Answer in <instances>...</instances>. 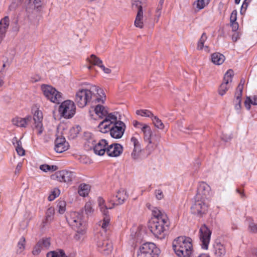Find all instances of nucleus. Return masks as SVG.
<instances>
[{
    "mask_svg": "<svg viewBox=\"0 0 257 257\" xmlns=\"http://www.w3.org/2000/svg\"><path fill=\"white\" fill-rule=\"evenodd\" d=\"M105 96L103 90L95 85L91 86L89 89L79 90L75 95V101L77 105L83 108L91 101L96 102H104Z\"/></svg>",
    "mask_w": 257,
    "mask_h": 257,
    "instance_id": "1",
    "label": "nucleus"
},
{
    "mask_svg": "<svg viewBox=\"0 0 257 257\" xmlns=\"http://www.w3.org/2000/svg\"><path fill=\"white\" fill-rule=\"evenodd\" d=\"M192 239L185 236L175 238L172 242L173 249L178 257H190L193 251Z\"/></svg>",
    "mask_w": 257,
    "mask_h": 257,
    "instance_id": "2",
    "label": "nucleus"
},
{
    "mask_svg": "<svg viewBox=\"0 0 257 257\" xmlns=\"http://www.w3.org/2000/svg\"><path fill=\"white\" fill-rule=\"evenodd\" d=\"M170 222L168 217L163 216L161 220H153L150 224V230L155 236L159 239H164L169 229Z\"/></svg>",
    "mask_w": 257,
    "mask_h": 257,
    "instance_id": "3",
    "label": "nucleus"
},
{
    "mask_svg": "<svg viewBox=\"0 0 257 257\" xmlns=\"http://www.w3.org/2000/svg\"><path fill=\"white\" fill-rule=\"evenodd\" d=\"M67 221L70 226L78 233L83 234L86 230V223L83 218L82 213L71 212Z\"/></svg>",
    "mask_w": 257,
    "mask_h": 257,
    "instance_id": "4",
    "label": "nucleus"
},
{
    "mask_svg": "<svg viewBox=\"0 0 257 257\" xmlns=\"http://www.w3.org/2000/svg\"><path fill=\"white\" fill-rule=\"evenodd\" d=\"M93 152L97 155L102 156L105 152L110 157L119 156L123 151L122 146H93Z\"/></svg>",
    "mask_w": 257,
    "mask_h": 257,
    "instance_id": "5",
    "label": "nucleus"
},
{
    "mask_svg": "<svg viewBox=\"0 0 257 257\" xmlns=\"http://www.w3.org/2000/svg\"><path fill=\"white\" fill-rule=\"evenodd\" d=\"M98 205L103 216V219L99 221L98 225L104 231H106L110 224V217L108 212L109 209L106 205L105 200L100 197L98 198Z\"/></svg>",
    "mask_w": 257,
    "mask_h": 257,
    "instance_id": "6",
    "label": "nucleus"
},
{
    "mask_svg": "<svg viewBox=\"0 0 257 257\" xmlns=\"http://www.w3.org/2000/svg\"><path fill=\"white\" fill-rule=\"evenodd\" d=\"M41 89L45 97L53 103L59 104L63 100L62 94L50 85L43 84Z\"/></svg>",
    "mask_w": 257,
    "mask_h": 257,
    "instance_id": "7",
    "label": "nucleus"
},
{
    "mask_svg": "<svg viewBox=\"0 0 257 257\" xmlns=\"http://www.w3.org/2000/svg\"><path fill=\"white\" fill-rule=\"evenodd\" d=\"M160 250L153 242L143 243L137 253V257H157Z\"/></svg>",
    "mask_w": 257,
    "mask_h": 257,
    "instance_id": "8",
    "label": "nucleus"
},
{
    "mask_svg": "<svg viewBox=\"0 0 257 257\" xmlns=\"http://www.w3.org/2000/svg\"><path fill=\"white\" fill-rule=\"evenodd\" d=\"M208 208V200L195 197L194 202L191 207V211L192 214L201 217L206 214Z\"/></svg>",
    "mask_w": 257,
    "mask_h": 257,
    "instance_id": "9",
    "label": "nucleus"
},
{
    "mask_svg": "<svg viewBox=\"0 0 257 257\" xmlns=\"http://www.w3.org/2000/svg\"><path fill=\"white\" fill-rule=\"evenodd\" d=\"M59 112L65 118H72L76 112V106L73 101L67 100L63 101L59 107Z\"/></svg>",
    "mask_w": 257,
    "mask_h": 257,
    "instance_id": "10",
    "label": "nucleus"
},
{
    "mask_svg": "<svg viewBox=\"0 0 257 257\" xmlns=\"http://www.w3.org/2000/svg\"><path fill=\"white\" fill-rule=\"evenodd\" d=\"M153 149V146H134L131 156L134 160H139L148 156Z\"/></svg>",
    "mask_w": 257,
    "mask_h": 257,
    "instance_id": "11",
    "label": "nucleus"
},
{
    "mask_svg": "<svg viewBox=\"0 0 257 257\" xmlns=\"http://www.w3.org/2000/svg\"><path fill=\"white\" fill-rule=\"evenodd\" d=\"M211 231L205 224L201 226L199 231V239L201 242L202 248L207 249L210 242Z\"/></svg>",
    "mask_w": 257,
    "mask_h": 257,
    "instance_id": "12",
    "label": "nucleus"
},
{
    "mask_svg": "<svg viewBox=\"0 0 257 257\" xmlns=\"http://www.w3.org/2000/svg\"><path fill=\"white\" fill-rule=\"evenodd\" d=\"M32 112L33 114V120L34 121L33 128L38 134L40 135L44 130L42 124V112L37 108H32Z\"/></svg>",
    "mask_w": 257,
    "mask_h": 257,
    "instance_id": "13",
    "label": "nucleus"
},
{
    "mask_svg": "<svg viewBox=\"0 0 257 257\" xmlns=\"http://www.w3.org/2000/svg\"><path fill=\"white\" fill-rule=\"evenodd\" d=\"M116 116L112 113L109 114L98 125L99 131L102 133L110 132L111 127L114 122L116 121Z\"/></svg>",
    "mask_w": 257,
    "mask_h": 257,
    "instance_id": "14",
    "label": "nucleus"
},
{
    "mask_svg": "<svg viewBox=\"0 0 257 257\" xmlns=\"http://www.w3.org/2000/svg\"><path fill=\"white\" fill-rule=\"evenodd\" d=\"M211 195V188L205 182L199 183L195 198L208 200Z\"/></svg>",
    "mask_w": 257,
    "mask_h": 257,
    "instance_id": "15",
    "label": "nucleus"
},
{
    "mask_svg": "<svg viewBox=\"0 0 257 257\" xmlns=\"http://www.w3.org/2000/svg\"><path fill=\"white\" fill-rule=\"evenodd\" d=\"M75 177V173L73 172L63 170L55 173L53 175L54 179H56L60 182L69 183L72 181Z\"/></svg>",
    "mask_w": 257,
    "mask_h": 257,
    "instance_id": "16",
    "label": "nucleus"
},
{
    "mask_svg": "<svg viewBox=\"0 0 257 257\" xmlns=\"http://www.w3.org/2000/svg\"><path fill=\"white\" fill-rule=\"evenodd\" d=\"M234 73L233 71L229 69L225 74L223 78V82L220 85L218 89V93L221 96H223L228 90L229 86V83L232 81V76Z\"/></svg>",
    "mask_w": 257,
    "mask_h": 257,
    "instance_id": "17",
    "label": "nucleus"
},
{
    "mask_svg": "<svg viewBox=\"0 0 257 257\" xmlns=\"http://www.w3.org/2000/svg\"><path fill=\"white\" fill-rule=\"evenodd\" d=\"M125 130V124L121 121H117L114 122L111 127V130L110 132L111 136L115 139L120 138Z\"/></svg>",
    "mask_w": 257,
    "mask_h": 257,
    "instance_id": "18",
    "label": "nucleus"
},
{
    "mask_svg": "<svg viewBox=\"0 0 257 257\" xmlns=\"http://www.w3.org/2000/svg\"><path fill=\"white\" fill-rule=\"evenodd\" d=\"M114 197V196L113 197ZM115 200L109 199L108 202L111 204V206H108L109 209L113 208L115 205H121L124 202L127 198V195L125 191L123 189H120L117 192L115 196Z\"/></svg>",
    "mask_w": 257,
    "mask_h": 257,
    "instance_id": "19",
    "label": "nucleus"
},
{
    "mask_svg": "<svg viewBox=\"0 0 257 257\" xmlns=\"http://www.w3.org/2000/svg\"><path fill=\"white\" fill-rule=\"evenodd\" d=\"M141 130L144 134V139L146 142L149 144H157L161 143L160 136L151 138V130L150 127L147 124H144L143 127H141Z\"/></svg>",
    "mask_w": 257,
    "mask_h": 257,
    "instance_id": "20",
    "label": "nucleus"
},
{
    "mask_svg": "<svg viewBox=\"0 0 257 257\" xmlns=\"http://www.w3.org/2000/svg\"><path fill=\"white\" fill-rule=\"evenodd\" d=\"M244 80H241L240 83L238 85L235 93L234 107L237 113H239L241 108V96L242 90L243 88Z\"/></svg>",
    "mask_w": 257,
    "mask_h": 257,
    "instance_id": "21",
    "label": "nucleus"
},
{
    "mask_svg": "<svg viewBox=\"0 0 257 257\" xmlns=\"http://www.w3.org/2000/svg\"><path fill=\"white\" fill-rule=\"evenodd\" d=\"M97 245L99 251L105 254H109L112 250V243L108 240H101L99 239L97 241Z\"/></svg>",
    "mask_w": 257,
    "mask_h": 257,
    "instance_id": "22",
    "label": "nucleus"
},
{
    "mask_svg": "<svg viewBox=\"0 0 257 257\" xmlns=\"http://www.w3.org/2000/svg\"><path fill=\"white\" fill-rule=\"evenodd\" d=\"M32 116L30 115L25 117H16L14 118L12 122L14 125L20 127H26L32 120Z\"/></svg>",
    "mask_w": 257,
    "mask_h": 257,
    "instance_id": "23",
    "label": "nucleus"
},
{
    "mask_svg": "<svg viewBox=\"0 0 257 257\" xmlns=\"http://www.w3.org/2000/svg\"><path fill=\"white\" fill-rule=\"evenodd\" d=\"M144 231L138 227H134L131 229V237L135 242H139L142 240Z\"/></svg>",
    "mask_w": 257,
    "mask_h": 257,
    "instance_id": "24",
    "label": "nucleus"
},
{
    "mask_svg": "<svg viewBox=\"0 0 257 257\" xmlns=\"http://www.w3.org/2000/svg\"><path fill=\"white\" fill-rule=\"evenodd\" d=\"M214 253L218 257H222L226 254V248L224 244L220 242H216L214 245Z\"/></svg>",
    "mask_w": 257,
    "mask_h": 257,
    "instance_id": "25",
    "label": "nucleus"
},
{
    "mask_svg": "<svg viewBox=\"0 0 257 257\" xmlns=\"http://www.w3.org/2000/svg\"><path fill=\"white\" fill-rule=\"evenodd\" d=\"M94 111L96 114L101 118L103 117L105 118L109 114L106 108L100 104H98L95 106Z\"/></svg>",
    "mask_w": 257,
    "mask_h": 257,
    "instance_id": "26",
    "label": "nucleus"
},
{
    "mask_svg": "<svg viewBox=\"0 0 257 257\" xmlns=\"http://www.w3.org/2000/svg\"><path fill=\"white\" fill-rule=\"evenodd\" d=\"M225 60L224 56L219 53H214L211 55L212 62L216 65H220Z\"/></svg>",
    "mask_w": 257,
    "mask_h": 257,
    "instance_id": "27",
    "label": "nucleus"
},
{
    "mask_svg": "<svg viewBox=\"0 0 257 257\" xmlns=\"http://www.w3.org/2000/svg\"><path fill=\"white\" fill-rule=\"evenodd\" d=\"M152 214L154 216V219L153 220H161L163 218V216L168 217L164 211H161L157 207H154L152 209Z\"/></svg>",
    "mask_w": 257,
    "mask_h": 257,
    "instance_id": "28",
    "label": "nucleus"
},
{
    "mask_svg": "<svg viewBox=\"0 0 257 257\" xmlns=\"http://www.w3.org/2000/svg\"><path fill=\"white\" fill-rule=\"evenodd\" d=\"M134 24L136 27L141 29H142L143 28V12H141V11H140V12H137Z\"/></svg>",
    "mask_w": 257,
    "mask_h": 257,
    "instance_id": "29",
    "label": "nucleus"
},
{
    "mask_svg": "<svg viewBox=\"0 0 257 257\" xmlns=\"http://www.w3.org/2000/svg\"><path fill=\"white\" fill-rule=\"evenodd\" d=\"M90 186L88 184H81L79 185L78 188V194L83 197L86 196L89 192Z\"/></svg>",
    "mask_w": 257,
    "mask_h": 257,
    "instance_id": "30",
    "label": "nucleus"
},
{
    "mask_svg": "<svg viewBox=\"0 0 257 257\" xmlns=\"http://www.w3.org/2000/svg\"><path fill=\"white\" fill-rule=\"evenodd\" d=\"M250 104L257 105V95H254L252 98L246 97L244 101V106L247 110L250 109Z\"/></svg>",
    "mask_w": 257,
    "mask_h": 257,
    "instance_id": "31",
    "label": "nucleus"
},
{
    "mask_svg": "<svg viewBox=\"0 0 257 257\" xmlns=\"http://www.w3.org/2000/svg\"><path fill=\"white\" fill-rule=\"evenodd\" d=\"M83 139L85 141V144H91L95 145L96 140L94 138L92 134L89 132H86L84 134Z\"/></svg>",
    "mask_w": 257,
    "mask_h": 257,
    "instance_id": "32",
    "label": "nucleus"
},
{
    "mask_svg": "<svg viewBox=\"0 0 257 257\" xmlns=\"http://www.w3.org/2000/svg\"><path fill=\"white\" fill-rule=\"evenodd\" d=\"M88 60L90 63L93 65L97 66L99 67L102 65V61L95 55L92 54L90 57L88 58Z\"/></svg>",
    "mask_w": 257,
    "mask_h": 257,
    "instance_id": "33",
    "label": "nucleus"
},
{
    "mask_svg": "<svg viewBox=\"0 0 257 257\" xmlns=\"http://www.w3.org/2000/svg\"><path fill=\"white\" fill-rule=\"evenodd\" d=\"M54 213V209L53 208H49L46 213V218L43 222V226L44 227L46 224L51 221L53 219V215Z\"/></svg>",
    "mask_w": 257,
    "mask_h": 257,
    "instance_id": "34",
    "label": "nucleus"
},
{
    "mask_svg": "<svg viewBox=\"0 0 257 257\" xmlns=\"http://www.w3.org/2000/svg\"><path fill=\"white\" fill-rule=\"evenodd\" d=\"M84 210L87 216L92 215L94 211V209L91 202L88 201L86 203L84 207Z\"/></svg>",
    "mask_w": 257,
    "mask_h": 257,
    "instance_id": "35",
    "label": "nucleus"
},
{
    "mask_svg": "<svg viewBox=\"0 0 257 257\" xmlns=\"http://www.w3.org/2000/svg\"><path fill=\"white\" fill-rule=\"evenodd\" d=\"M47 257H68L63 250L59 249L48 252Z\"/></svg>",
    "mask_w": 257,
    "mask_h": 257,
    "instance_id": "36",
    "label": "nucleus"
},
{
    "mask_svg": "<svg viewBox=\"0 0 257 257\" xmlns=\"http://www.w3.org/2000/svg\"><path fill=\"white\" fill-rule=\"evenodd\" d=\"M40 169L44 172H53L58 169V167L56 165L50 166L47 164H43L40 165Z\"/></svg>",
    "mask_w": 257,
    "mask_h": 257,
    "instance_id": "37",
    "label": "nucleus"
},
{
    "mask_svg": "<svg viewBox=\"0 0 257 257\" xmlns=\"http://www.w3.org/2000/svg\"><path fill=\"white\" fill-rule=\"evenodd\" d=\"M154 125L159 129L163 130L164 128L165 125L162 120L157 116H154L151 118Z\"/></svg>",
    "mask_w": 257,
    "mask_h": 257,
    "instance_id": "38",
    "label": "nucleus"
},
{
    "mask_svg": "<svg viewBox=\"0 0 257 257\" xmlns=\"http://www.w3.org/2000/svg\"><path fill=\"white\" fill-rule=\"evenodd\" d=\"M25 238L24 236L21 237L17 245V252L18 253H21L24 250L25 248Z\"/></svg>",
    "mask_w": 257,
    "mask_h": 257,
    "instance_id": "39",
    "label": "nucleus"
},
{
    "mask_svg": "<svg viewBox=\"0 0 257 257\" xmlns=\"http://www.w3.org/2000/svg\"><path fill=\"white\" fill-rule=\"evenodd\" d=\"M137 115L144 117H148L152 118L153 116V113L150 110L147 109H140L136 111Z\"/></svg>",
    "mask_w": 257,
    "mask_h": 257,
    "instance_id": "40",
    "label": "nucleus"
},
{
    "mask_svg": "<svg viewBox=\"0 0 257 257\" xmlns=\"http://www.w3.org/2000/svg\"><path fill=\"white\" fill-rule=\"evenodd\" d=\"M9 26V18L6 16L4 17L0 22V30H5L6 33L7 29Z\"/></svg>",
    "mask_w": 257,
    "mask_h": 257,
    "instance_id": "41",
    "label": "nucleus"
},
{
    "mask_svg": "<svg viewBox=\"0 0 257 257\" xmlns=\"http://www.w3.org/2000/svg\"><path fill=\"white\" fill-rule=\"evenodd\" d=\"M66 203L64 200H61L58 202L57 207L58 208V211L60 214H63L66 211Z\"/></svg>",
    "mask_w": 257,
    "mask_h": 257,
    "instance_id": "42",
    "label": "nucleus"
},
{
    "mask_svg": "<svg viewBox=\"0 0 257 257\" xmlns=\"http://www.w3.org/2000/svg\"><path fill=\"white\" fill-rule=\"evenodd\" d=\"M38 242L44 249H48L51 244L49 238H42Z\"/></svg>",
    "mask_w": 257,
    "mask_h": 257,
    "instance_id": "43",
    "label": "nucleus"
},
{
    "mask_svg": "<svg viewBox=\"0 0 257 257\" xmlns=\"http://www.w3.org/2000/svg\"><path fill=\"white\" fill-rule=\"evenodd\" d=\"M60 193V190L57 188H55L53 189L51 191V193L48 196V200L49 201H53L54 200L56 197H57Z\"/></svg>",
    "mask_w": 257,
    "mask_h": 257,
    "instance_id": "44",
    "label": "nucleus"
},
{
    "mask_svg": "<svg viewBox=\"0 0 257 257\" xmlns=\"http://www.w3.org/2000/svg\"><path fill=\"white\" fill-rule=\"evenodd\" d=\"M132 8L133 10H137L138 12L143 11L142 2L140 0H133L132 2Z\"/></svg>",
    "mask_w": 257,
    "mask_h": 257,
    "instance_id": "45",
    "label": "nucleus"
},
{
    "mask_svg": "<svg viewBox=\"0 0 257 257\" xmlns=\"http://www.w3.org/2000/svg\"><path fill=\"white\" fill-rule=\"evenodd\" d=\"M70 146H53V149L57 153H62L69 149Z\"/></svg>",
    "mask_w": 257,
    "mask_h": 257,
    "instance_id": "46",
    "label": "nucleus"
},
{
    "mask_svg": "<svg viewBox=\"0 0 257 257\" xmlns=\"http://www.w3.org/2000/svg\"><path fill=\"white\" fill-rule=\"evenodd\" d=\"M209 1L210 0H197L195 4L198 10H201L208 4Z\"/></svg>",
    "mask_w": 257,
    "mask_h": 257,
    "instance_id": "47",
    "label": "nucleus"
},
{
    "mask_svg": "<svg viewBox=\"0 0 257 257\" xmlns=\"http://www.w3.org/2000/svg\"><path fill=\"white\" fill-rule=\"evenodd\" d=\"M207 36L205 33H203L200 38L197 45V49L202 50L204 47V43L207 40Z\"/></svg>",
    "mask_w": 257,
    "mask_h": 257,
    "instance_id": "48",
    "label": "nucleus"
},
{
    "mask_svg": "<svg viewBox=\"0 0 257 257\" xmlns=\"http://www.w3.org/2000/svg\"><path fill=\"white\" fill-rule=\"evenodd\" d=\"M65 142V138L62 135H57V137L55 141V145H64Z\"/></svg>",
    "mask_w": 257,
    "mask_h": 257,
    "instance_id": "49",
    "label": "nucleus"
},
{
    "mask_svg": "<svg viewBox=\"0 0 257 257\" xmlns=\"http://www.w3.org/2000/svg\"><path fill=\"white\" fill-rule=\"evenodd\" d=\"M179 129L181 132L189 134L190 132L193 130V127L192 125H189L185 127L181 125L179 127Z\"/></svg>",
    "mask_w": 257,
    "mask_h": 257,
    "instance_id": "50",
    "label": "nucleus"
},
{
    "mask_svg": "<svg viewBox=\"0 0 257 257\" xmlns=\"http://www.w3.org/2000/svg\"><path fill=\"white\" fill-rule=\"evenodd\" d=\"M44 249L40 244L39 243V242H37V243L36 244V245L34 246L33 250V254L34 255H37L42 250Z\"/></svg>",
    "mask_w": 257,
    "mask_h": 257,
    "instance_id": "51",
    "label": "nucleus"
},
{
    "mask_svg": "<svg viewBox=\"0 0 257 257\" xmlns=\"http://www.w3.org/2000/svg\"><path fill=\"white\" fill-rule=\"evenodd\" d=\"M16 151L20 156H23L25 155V150L22 146H17Z\"/></svg>",
    "mask_w": 257,
    "mask_h": 257,
    "instance_id": "52",
    "label": "nucleus"
},
{
    "mask_svg": "<svg viewBox=\"0 0 257 257\" xmlns=\"http://www.w3.org/2000/svg\"><path fill=\"white\" fill-rule=\"evenodd\" d=\"M155 195L158 200H161L164 198L163 191L161 189H156L155 191Z\"/></svg>",
    "mask_w": 257,
    "mask_h": 257,
    "instance_id": "53",
    "label": "nucleus"
},
{
    "mask_svg": "<svg viewBox=\"0 0 257 257\" xmlns=\"http://www.w3.org/2000/svg\"><path fill=\"white\" fill-rule=\"evenodd\" d=\"M79 160L81 163L84 164H90L92 163L91 160L86 156H81Z\"/></svg>",
    "mask_w": 257,
    "mask_h": 257,
    "instance_id": "54",
    "label": "nucleus"
},
{
    "mask_svg": "<svg viewBox=\"0 0 257 257\" xmlns=\"http://www.w3.org/2000/svg\"><path fill=\"white\" fill-rule=\"evenodd\" d=\"M79 129H80V127H79L78 126L76 127H72V128H71L70 130V133L72 135H73V136L72 137L73 138H74L75 137H76L77 134H78V133L79 132Z\"/></svg>",
    "mask_w": 257,
    "mask_h": 257,
    "instance_id": "55",
    "label": "nucleus"
},
{
    "mask_svg": "<svg viewBox=\"0 0 257 257\" xmlns=\"http://www.w3.org/2000/svg\"><path fill=\"white\" fill-rule=\"evenodd\" d=\"M249 228L252 232H257V224L253 222L250 223L249 225Z\"/></svg>",
    "mask_w": 257,
    "mask_h": 257,
    "instance_id": "56",
    "label": "nucleus"
},
{
    "mask_svg": "<svg viewBox=\"0 0 257 257\" xmlns=\"http://www.w3.org/2000/svg\"><path fill=\"white\" fill-rule=\"evenodd\" d=\"M139 139H140V137L138 135H137L132 137L131 141L133 145H138L139 143Z\"/></svg>",
    "mask_w": 257,
    "mask_h": 257,
    "instance_id": "57",
    "label": "nucleus"
},
{
    "mask_svg": "<svg viewBox=\"0 0 257 257\" xmlns=\"http://www.w3.org/2000/svg\"><path fill=\"white\" fill-rule=\"evenodd\" d=\"M236 15H237V12L235 10L233 11L231 14L230 18V21L231 22H234L236 21Z\"/></svg>",
    "mask_w": 257,
    "mask_h": 257,
    "instance_id": "58",
    "label": "nucleus"
},
{
    "mask_svg": "<svg viewBox=\"0 0 257 257\" xmlns=\"http://www.w3.org/2000/svg\"><path fill=\"white\" fill-rule=\"evenodd\" d=\"M162 8L161 6H158L156 11V17H157V21H158L161 14V10Z\"/></svg>",
    "mask_w": 257,
    "mask_h": 257,
    "instance_id": "59",
    "label": "nucleus"
},
{
    "mask_svg": "<svg viewBox=\"0 0 257 257\" xmlns=\"http://www.w3.org/2000/svg\"><path fill=\"white\" fill-rule=\"evenodd\" d=\"M30 3L33 2L35 8H39L41 6V0H29Z\"/></svg>",
    "mask_w": 257,
    "mask_h": 257,
    "instance_id": "60",
    "label": "nucleus"
},
{
    "mask_svg": "<svg viewBox=\"0 0 257 257\" xmlns=\"http://www.w3.org/2000/svg\"><path fill=\"white\" fill-rule=\"evenodd\" d=\"M100 68L102 69V70L105 73L109 74L111 72V70L109 68L105 67V66L103 64L100 66Z\"/></svg>",
    "mask_w": 257,
    "mask_h": 257,
    "instance_id": "61",
    "label": "nucleus"
},
{
    "mask_svg": "<svg viewBox=\"0 0 257 257\" xmlns=\"http://www.w3.org/2000/svg\"><path fill=\"white\" fill-rule=\"evenodd\" d=\"M133 124L135 127L140 128L141 129V127H142L145 124H143L137 120H134L133 122Z\"/></svg>",
    "mask_w": 257,
    "mask_h": 257,
    "instance_id": "62",
    "label": "nucleus"
},
{
    "mask_svg": "<svg viewBox=\"0 0 257 257\" xmlns=\"http://www.w3.org/2000/svg\"><path fill=\"white\" fill-rule=\"evenodd\" d=\"M232 31H236L238 28V23L236 22H231Z\"/></svg>",
    "mask_w": 257,
    "mask_h": 257,
    "instance_id": "63",
    "label": "nucleus"
},
{
    "mask_svg": "<svg viewBox=\"0 0 257 257\" xmlns=\"http://www.w3.org/2000/svg\"><path fill=\"white\" fill-rule=\"evenodd\" d=\"M95 145H108V142L105 139H101L99 140L97 142L96 141Z\"/></svg>",
    "mask_w": 257,
    "mask_h": 257,
    "instance_id": "64",
    "label": "nucleus"
}]
</instances>
